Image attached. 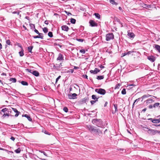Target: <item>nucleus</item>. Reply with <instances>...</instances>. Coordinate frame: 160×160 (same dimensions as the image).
Instances as JSON below:
<instances>
[{"label":"nucleus","mask_w":160,"mask_h":160,"mask_svg":"<svg viewBox=\"0 0 160 160\" xmlns=\"http://www.w3.org/2000/svg\"><path fill=\"white\" fill-rule=\"evenodd\" d=\"M43 31L45 33H46L48 32V30L47 28L45 27L43 28Z\"/></svg>","instance_id":"obj_37"},{"label":"nucleus","mask_w":160,"mask_h":160,"mask_svg":"<svg viewBox=\"0 0 160 160\" xmlns=\"http://www.w3.org/2000/svg\"><path fill=\"white\" fill-rule=\"evenodd\" d=\"M10 81L13 82H16L17 80L14 78H11L10 79Z\"/></svg>","instance_id":"obj_31"},{"label":"nucleus","mask_w":160,"mask_h":160,"mask_svg":"<svg viewBox=\"0 0 160 160\" xmlns=\"http://www.w3.org/2000/svg\"><path fill=\"white\" fill-rule=\"evenodd\" d=\"M62 29L63 30L68 31L69 29V28L66 25H63L62 26Z\"/></svg>","instance_id":"obj_15"},{"label":"nucleus","mask_w":160,"mask_h":160,"mask_svg":"<svg viewBox=\"0 0 160 160\" xmlns=\"http://www.w3.org/2000/svg\"><path fill=\"white\" fill-rule=\"evenodd\" d=\"M99 67L100 68H104V67L103 66H102V65H101L100 66H99Z\"/></svg>","instance_id":"obj_62"},{"label":"nucleus","mask_w":160,"mask_h":160,"mask_svg":"<svg viewBox=\"0 0 160 160\" xmlns=\"http://www.w3.org/2000/svg\"><path fill=\"white\" fill-rule=\"evenodd\" d=\"M79 51L82 54H85L86 52V51L83 49L80 50Z\"/></svg>","instance_id":"obj_47"},{"label":"nucleus","mask_w":160,"mask_h":160,"mask_svg":"<svg viewBox=\"0 0 160 160\" xmlns=\"http://www.w3.org/2000/svg\"><path fill=\"white\" fill-rule=\"evenodd\" d=\"M17 46H18V47H19L20 48H21V49H22V48H22V46L21 45V44H20V43H18L17 44Z\"/></svg>","instance_id":"obj_54"},{"label":"nucleus","mask_w":160,"mask_h":160,"mask_svg":"<svg viewBox=\"0 0 160 160\" xmlns=\"http://www.w3.org/2000/svg\"><path fill=\"white\" fill-rule=\"evenodd\" d=\"M152 101H153V100L152 99H148V100H147L146 101H145V102H146V103L147 104H148L149 103H151Z\"/></svg>","instance_id":"obj_26"},{"label":"nucleus","mask_w":160,"mask_h":160,"mask_svg":"<svg viewBox=\"0 0 160 160\" xmlns=\"http://www.w3.org/2000/svg\"><path fill=\"white\" fill-rule=\"evenodd\" d=\"M106 40L107 41H109L114 38V35L112 33H109L106 35Z\"/></svg>","instance_id":"obj_5"},{"label":"nucleus","mask_w":160,"mask_h":160,"mask_svg":"<svg viewBox=\"0 0 160 160\" xmlns=\"http://www.w3.org/2000/svg\"><path fill=\"white\" fill-rule=\"evenodd\" d=\"M77 40L78 42H82L83 41L84 39L80 38L77 39Z\"/></svg>","instance_id":"obj_48"},{"label":"nucleus","mask_w":160,"mask_h":160,"mask_svg":"<svg viewBox=\"0 0 160 160\" xmlns=\"http://www.w3.org/2000/svg\"><path fill=\"white\" fill-rule=\"evenodd\" d=\"M1 112H4V113H6V112H9V111L8 109L6 108H5L2 109L1 110Z\"/></svg>","instance_id":"obj_23"},{"label":"nucleus","mask_w":160,"mask_h":160,"mask_svg":"<svg viewBox=\"0 0 160 160\" xmlns=\"http://www.w3.org/2000/svg\"><path fill=\"white\" fill-rule=\"evenodd\" d=\"M61 77V76H59L56 79V82L55 83L56 84V83L58 81V80Z\"/></svg>","instance_id":"obj_50"},{"label":"nucleus","mask_w":160,"mask_h":160,"mask_svg":"<svg viewBox=\"0 0 160 160\" xmlns=\"http://www.w3.org/2000/svg\"><path fill=\"white\" fill-rule=\"evenodd\" d=\"M88 98H84L82 99L81 102L82 103H85L87 100H88Z\"/></svg>","instance_id":"obj_24"},{"label":"nucleus","mask_w":160,"mask_h":160,"mask_svg":"<svg viewBox=\"0 0 160 160\" xmlns=\"http://www.w3.org/2000/svg\"><path fill=\"white\" fill-rule=\"evenodd\" d=\"M30 25L31 29H32V30H33L34 29H35V25L34 24H30Z\"/></svg>","instance_id":"obj_28"},{"label":"nucleus","mask_w":160,"mask_h":160,"mask_svg":"<svg viewBox=\"0 0 160 160\" xmlns=\"http://www.w3.org/2000/svg\"><path fill=\"white\" fill-rule=\"evenodd\" d=\"M21 83L23 85L27 86L28 85V83L27 82L24 81H21Z\"/></svg>","instance_id":"obj_25"},{"label":"nucleus","mask_w":160,"mask_h":160,"mask_svg":"<svg viewBox=\"0 0 160 160\" xmlns=\"http://www.w3.org/2000/svg\"><path fill=\"white\" fill-rule=\"evenodd\" d=\"M128 35L131 38H133L135 36L133 32H130V31H128Z\"/></svg>","instance_id":"obj_11"},{"label":"nucleus","mask_w":160,"mask_h":160,"mask_svg":"<svg viewBox=\"0 0 160 160\" xmlns=\"http://www.w3.org/2000/svg\"><path fill=\"white\" fill-rule=\"evenodd\" d=\"M154 46L156 49L160 52V46L157 44H155Z\"/></svg>","instance_id":"obj_20"},{"label":"nucleus","mask_w":160,"mask_h":160,"mask_svg":"<svg viewBox=\"0 0 160 160\" xmlns=\"http://www.w3.org/2000/svg\"><path fill=\"white\" fill-rule=\"evenodd\" d=\"M23 52H24L23 49V48H22V49L21 50V51L19 52V54L20 57H22L24 55V54Z\"/></svg>","instance_id":"obj_21"},{"label":"nucleus","mask_w":160,"mask_h":160,"mask_svg":"<svg viewBox=\"0 0 160 160\" xmlns=\"http://www.w3.org/2000/svg\"><path fill=\"white\" fill-rule=\"evenodd\" d=\"M32 48H33V47L32 46H29V47H28V52H30L32 53Z\"/></svg>","instance_id":"obj_34"},{"label":"nucleus","mask_w":160,"mask_h":160,"mask_svg":"<svg viewBox=\"0 0 160 160\" xmlns=\"http://www.w3.org/2000/svg\"><path fill=\"white\" fill-rule=\"evenodd\" d=\"M87 128L91 132H93L94 134L100 136L102 134V131L99 129H96L94 126L88 125L86 126Z\"/></svg>","instance_id":"obj_1"},{"label":"nucleus","mask_w":160,"mask_h":160,"mask_svg":"<svg viewBox=\"0 0 160 160\" xmlns=\"http://www.w3.org/2000/svg\"><path fill=\"white\" fill-rule=\"evenodd\" d=\"M34 31L36 33H37V34H42V33H39V32L36 29H34Z\"/></svg>","instance_id":"obj_49"},{"label":"nucleus","mask_w":160,"mask_h":160,"mask_svg":"<svg viewBox=\"0 0 160 160\" xmlns=\"http://www.w3.org/2000/svg\"><path fill=\"white\" fill-rule=\"evenodd\" d=\"M41 153H43V154L44 155H45V156H47V154H46V153L45 152L43 151H41Z\"/></svg>","instance_id":"obj_56"},{"label":"nucleus","mask_w":160,"mask_h":160,"mask_svg":"<svg viewBox=\"0 0 160 160\" xmlns=\"http://www.w3.org/2000/svg\"><path fill=\"white\" fill-rule=\"evenodd\" d=\"M10 139L12 140V141H14L15 139V138L13 137H11V138H10Z\"/></svg>","instance_id":"obj_58"},{"label":"nucleus","mask_w":160,"mask_h":160,"mask_svg":"<svg viewBox=\"0 0 160 160\" xmlns=\"http://www.w3.org/2000/svg\"><path fill=\"white\" fill-rule=\"evenodd\" d=\"M148 58L152 62H154L155 60V58L152 56H148Z\"/></svg>","instance_id":"obj_14"},{"label":"nucleus","mask_w":160,"mask_h":160,"mask_svg":"<svg viewBox=\"0 0 160 160\" xmlns=\"http://www.w3.org/2000/svg\"><path fill=\"white\" fill-rule=\"evenodd\" d=\"M62 66V63H61L59 64H56L53 65V68L57 70H58L59 69L61 68Z\"/></svg>","instance_id":"obj_9"},{"label":"nucleus","mask_w":160,"mask_h":160,"mask_svg":"<svg viewBox=\"0 0 160 160\" xmlns=\"http://www.w3.org/2000/svg\"><path fill=\"white\" fill-rule=\"evenodd\" d=\"M92 99L94 100L95 101L98 102V101L99 97L97 98L96 96L95 95H92Z\"/></svg>","instance_id":"obj_18"},{"label":"nucleus","mask_w":160,"mask_h":160,"mask_svg":"<svg viewBox=\"0 0 160 160\" xmlns=\"http://www.w3.org/2000/svg\"><path fill=\"white\" fill-rule=\"evenodd\" d=\"M120 86H121L120 84L118 83L116 85L115 87V89H116L117 88H119Z\"/></svg>","instance_id":"obj_42"},{"label":"nucleus","mask_w":160,"mask_h":160,"mask_svg":"<svg viewBox=\"0 0 160 160\" xmlns=\"http://www.w3.org/2000/svg\"><path fill=\"white\" fill-rule=\"evenodd\" d=\"M113 106L114 107V108L115 109V112H117L118 111V107L117 105L116 104H113Z\"/></svg>","instance_id":"obj_36"},{"label":"nucleus","mask_w":160,"mask_h":160,"mask_svg":"<svg viewBox=\"0 0 160 160\" xmlns=\"http://www.w3.org/2000/svg\"><path fill=\"white\" fill-rule=\"evenodd\" d=\"M48 35L50 38L53 37L52 33L51 32H49L48 33Z\"/></svg>","instance_id":"obj_40"},{"label":"nucleus","mask_w":160,"mask_h":160,"mask_svg":"<svg viewBox=\"0 0 160 160\" xmlns=\"http://www.w3.org/2000/svg\"><path fill=\"white\" fill-rule=\"evenodd\" d=\"M141 99V98H138V99H136V100H135V101H134L133 104V105H132V107L133 108V107H134V104H135V103H136V102H138L140 100V99Z\"/></svg>","instance_id":"obj_38"},{"label":"nucleus","mask_w":160,"mask_h":160,"mask_svg":"<svg viewBox=\"0 0 160 160\" xmlns=\"http://www.w3.org/2000/svg\"><path fill=\"white\" fill-rule=\"evenodd\" d=\"M44 23L48 25V21L47 20H46L44 21Z\"/></svg>","instance_id":"obj_60"},{"label":"nucleus","mask_w":160,"mask_h":160,"mask_svg":"<svg viewBox=\"0 0 160 160\" xmlns=\"http://www.w3.org/2000/svg\"><path fill=\"white\" fill-rule=\"evenodd\" d=\"M151 96V95H150L148 94H147L146 95H143L140 98H142V100L141 101H142L143 99H144L145 98H148L149 97Z\"/></svg>","instance_id":"obj_19"},{"label":"nucleus","mask_w":160,"mask_h":160,"mask_svg":"<svg viewBox=\"0 0 160 160\" xmlns=\"http://www.w3.org/2000/svg\"><path fill=\"white\" fill-rule=\"evenodd\" d=\"M151 5H147L146 4H143L142 7L146 8H150L151 7Z\"/></svg>","instance_id":"obj_22"},{"label":"nucleus","mask_w":160,"mask_h":160,"mask_svg":"<svg viewBox=\"0 0 160 160\" xmlns=\"http://www.w3.org/2000/svg\"><path fill=\"white\" fill-rule=\"evenodd\" d=\"M6 43L8 45H10L11 42L9 40H7L6 41Z\"/></svg>","instance_id":"obj_43"},{"label":"nucleus","mask_w":160,"mask_h":160,"mask_svg":"<svg viewBox=\"0 0 160 160\" xmlns=\"http://www.w3.org/2000/svg\"><path fill=\"white\" fill-rule=\"evenodd\" d=\"M10 115V114L9 113H7V112L4 113L3 115L2 116V117H3V118H5L6 116H7L8 117Z\"/></svg>","instance_id":"obj_29"},{"label":"nucleus","mask_w":160,"mask_h":160,"mask_svg":"<svg viewBox=\"0 0 160 160\" xmlns=\"http://www.w3.org/2000/svg\"><path fill=\"white\" fill-rule=\"evenodd\" d=\"M83 77L85 78L88 79V76L86 75H84Z\"/></svg>","instance_id":"obj_63"},{"label":"nucleus","mask_w":160,"mask_h":160,"mask_svg":"<svg viewBox=\"0 0 160 160\" xmlns=\"http://www.w3.org/2000/svg\"><path fill=\"white\" fill-rule=\"evenodd\" d=\"M160 105V103L159 102H156L153 105V106L154 108H156V107H158Z\"/></svg>","instance_id":"obj_35"},{"label":"nucleus","mask_w":160,"mask_h":160,"mask_svg":"<svg viewBox=\"0 0 160 160\" xmlns=\"http://www.w3.org/2000/svg\"><path fill=\"white\" fill-rule=\"evenodd\" d=\"M32 74L36 77L38 76L39 75V72L36 70L33 71L32 72Z\"/></svg>","instance_id":"obj_17"},{"label":"nucleus","mask_w":160,"mask_h":160,"mask_svg":"<svg viewBox=\"0 0 160 160\" xmlns=\"http://www.w3.org/2000/svg\"><path fill=\"white\" fill-rule=\"evenodd\" d=\"M104 76H98L97 78V79L98 80H101L104 78Z\"/></svg>","instance_id":"obj_27"},{"label":"nucleus","mask_w":160,"mask_h":160,"mask_svg":"<svg viewBox=\"0 0 160 160\" xmlns=\"http://www.w3.org/2000/svg\"><path fill=\"white\" fill-rule=\"evenodd\" d=\"M94 15L98 19H100V15L99 14L97 13H94Z\"/></svg>","instance_id":"obj_30"},{"label":"nucleus","mask_w":160,"mask_h":160,"mask_svg":"<svg viewBox=\"0 0 160 160\" xmlns=\"http://www.w3.org/2000/svg\"><path fill=\"white\" fill-rule=\"evenodd\" d=\"M89 23L90 26L92 27H97L98 26V24L92 20H90L89 22Z\"/></svg>","instance_id":"obj_8"},{"label":"nucleus","mask_w":160,"mask_h":160,"mask_svg":"<svg viewBox=\"0 0 160 160\" xmlns=\"http://www.w3.org/2000/svg\"><path fill=\"white\" fill-rule=\"evenodd\" d=\"M96 102L95 101V100H91L90 101L91 103V105H93L94 103H95Z\"/></svg>","instance_id":"obj_53"},{"label":"nucleus","mask_w":160,"mask_h":160,"mask_svg":"<svg viewBox=\"0 0 160 160\" xmlns=\"http://www.w3.org/2000/svg\"><path fill=\"white\" fill-rule=\"evenodd\" d=\"M153 107V105H150L149 106V108L150 109H151V108H152Z\"/></svg>","instance_id":"obj_57"},{"label":"nucleus","mask_w":160,"mask_h":160,"mask_svg":"<svg viewBox=\"0 0 160 160\" xmlns=\"http://www.w3.org/2000/svg\"><path fill=\"white\" fill-rule=\"evenodd\" d=\"M57 60L61 61L63 60V56L61 53H59L58 57L57 59Z\"/></svg>","instance_id":"obj_12"},{"label":"nucleus","mask_w":160,"mask_h":160,"mask_svg":"<svg viewBox=\"0 0 160 160\" xmlns=\"http://www.w3.org/2000/svg\"><path fill=\"white\" fill-rule=\"evenodd\" d=\"M77 95L75 93L68 94V97L70 99H75L77 98Z\"/></svg>","instance_id":"obj_6"},{"label":"nucleus","mask_w":160,"mask_h":160,"mask_svg":"<svg viewBox=\"0 0 160 160\" xmlns=\"http://www.w3.org/2000/svg\"><path fill=\"white\" fill-rule=\"evenodd\" d=\"M95 91L98 94L102 95H104L106 93V90L104 89L101 88L95 89Z\"/></svg>","instance_id":"obj_3"},{"label":"nucleus","mask_w":160,"mask_h":160,"mask_svg":"<svg viewBox=\"0 0 160 160\" xmlns=\"http://www.w3.org/2000/svg\"><path fill=\"white\" fill-rule=\"evenodd\" d=\"M22 117H25L26 118L28 119L29 121H32V119L30 117L28 114H24L22 115Z\"/></svg>","instance_id":"obj_16"},{"label":"nucleus","mask_w":160,"mask_h":160,"mask_svg":"<svg viewBox=\"0 0 160 160\" xmlns=\"http://www.w3.org/2000/svg\"><path fill=\"white\" fill-rule=\"evenodd\" d=\"M121 93L123 95L125 94L126 93V89L125 88H123L122 91Z\"/></svg>","instance_id":"obj_41"},{"label":"nucleus","mask_w":160,"mask_h":160,"mask_svg":"<svg viewBox=\"0 0 160 160\" xmlns=\"http://www.w3.org/2000/svg\"><path fill=\"white\" fill-rule=\"evenodd\" d=\"M76 20L75 19L71 18V19L70 22L72 24H75L76 22Z\"/></svg>","instance_id":"obj_33"},{"label":"nucleus","mask_w":160,"mask_h":160,"mask_svg":"<svg viewBox=\"0 0 160 160\" xmlns=\"http://www.w3.org/2000/svg\"><path fill=\"white\" fill-rule=\"evenodd\" d=\"M149 128H148L147 127H143V130L147 132L148 131V129Z\"/></svg>","instance_id":"obj_51"},{"label":"nucleus","mask_w":160,"mask_h":160,"mask_svg":"<svg viewBox=\"0 0 160 160\" xmlns=\"http://www.w3.org/2000/svg\"><path fill=\"white\" fill-rule=\"evenodd\" d=\"M148 120H150L153 123H158L160 122V118L157 119H153L152 118H150L148 119Z\"/></svg>","instance_id":"obj_7"},{"label":"nucleus","mask_w":160,"mask_h":160,"mask_svg":"<svg viewBox=\"0 0 160 160\" xmlns=\"http://www.w3.org/2000/svg\"><path fill=\"white\" fill-rule=\"evenodd\" d=\"M146 110H147L146 108H145L142 110V111L143 112H145L146 111Z\"/></svg>","instance_id":"obj_64"},{"label":"nucleus","mask_w":160,"mask_h":160,"mask_svg":"<svg viewBox=\"0 0 160 160\" xmlns=\"http://www.w3.org/2000/svg\"><path fill=\"white\" fill-rule=\"evenodd\" d=\"M44 133L46 134H48V135H50V134L49 133V132H48L47 131H45L44 132Z\"/></svg>","instance_id":"obj_61"},{"label":"nucleus","mask_w":160,"mask_h":160,"mask_svg":"<svg viewBox=\"0 0 160 160\" xmlns=\"http://www.w3.org/2000/svg\"><path fill=\"white\" fill-rule=\"evenodd\" d=\"M32 37H33L34 38H38V35H37V36H33Z\"/></svg>","instance_id":"obj_59"},{"label":"nucleus","mask_w":160,"mask_h":160,"mask_svg":"<svg viewBox=\"0 0 160 160\" xmlns=\"http://www.w3.org/2000/svg\"><path fill=\"white\" fill-rule=\"evenodd\" d=\"M127 55V52L123 53L122 54V57H124V56L126 55Z\"/></svg>","instance_id":"obj_52"},{"label":"nucleus","mask_w":160,"mask_h":160,"mask_svg":"<svg viewBox=\"0 0 160 160\" xmlns=\"http://www.w3.org/2000/svg\"><path fill=\"white\" fill-rule=\"evenodd\" d=\"M100 71V70L98 69V68H95L94 70H90V72H91V73H92L93 74H96L98 72H99Z\"/></svg>","instance_id":"obj_10"},{"label":"nucleus","mask_w":160,"mask_h":160,"mask_svg":"<svg viewBox=\"0 0 160 160\" xmlns=\"http://www.w3.org/2000/svg\"><path fill=\"white\" fill-rule=\"evenodd\" d=\"M42 34H38V38H41V39H43V35H42Z\"/></svg>","instance_id":"obj_46"},{"label":"nucleus","mask_w":160,"mask_h":160,"mask_svg":"<svg viewBox=\"0 0 160 160\" xmlns=\"http://www.w3.org/2000/svg\"><path fill=\"white\" fill-rule=\"evenodd\" d=\"M92 122L98 127L102 128V120L101 119H96L93 120Z\"/></svg>","instance_id":"obj_2"},{"label":"nucleus","mask_w":160,"mask_h":160,"mask_svg":"<svg viewBox=\"0 0 160 160\" xmlns=\"http://www.w3.org/2000/svg\"><path fill=\"white\" fill-rule=\"evenodd\" d=\"M110 2L112 4H116V3L115 2L114 0H110Z\"/></svg>","instance_id":"obj_44"},{"label":"nucleus","mask_w":160,"mask_h":160,"mask_svg":"<svg viewBox=\"0 0 160 160\" xmlns=\"http://www.w3.org/2000/svg\"><path fill=\"white\" fill-rule=\"evenodd\" d=\"M12 109L14 112L16 113V114L15 115V116L16 117H17L18 116L19 114L20 113V112H19L18 111L16 108H12Z\"/></svg>","instance_id":"obj_13"},{"label":"nucleus","mask_w":160,"mask_h":160,"mask_svg":"<svg viewBox=\"0 0 160 160\" xmlns=\"http://www.w3.org/2000/svg\"><path fill=\"white\" fill-rule=\"evenodd\" d=\"M133 52V51H130L127 52V55H129L131 54L132 52Z\"/></svg>","instance_id":"obj_55"},{"label":"nucleus","mask_w":160,"mask_h":160,"mask_svg":"<svg viewBox=\"0 0 160 160\" xmlns=\"http://www.w3.org/2000/svg\"><path fill=\"white\" fill-rule=\"evenodd\" d=\"M21 151V149L19 148L15 150V152L17 153H20Z\"/></svg>","instance_id":"obj_32"},{"label":"nucleus","mask_w":160,"mask_h":160,"mask_svg":"<svg viewBox=\"0 0 160 160\" xmlns=\"http://www.w3.org/2000/svg\"><path fill=\"white\" fill-rule=\"evenodd\" d=\"M63 111L66 112H67L68 111V109L66 107H65L63 108Z\"/></svg>","instance_id":"obj_45"},{"label":"nucleus","mask_w":160,"mask_h":160,"mask_svg":"<svg viewBox=\"0 0 160 160\" xmlns=\"http://www.w3.org/2000/svg\"><path fill=\"white\" fill-rule=\"evenodd\" d=\"M26 71L28 72H29L31 73L32 74V72L33 71L32 69H29L28 68H27L26 69Z\"/></svg>","instance_id":"obj_39"},{"label":"nucleus","mask_w":160,"mask_h":160,"mask_svg":"<svg viewBox=\"0 0 160 160\" xmlns=\"http://www.w3.org/2000/svg\"><path fill=\"white\" fill-rule=\"evenodd\" d=\"M148 133L151 135H155L157 133L160 134V131H159L156 130H153L151 129H149L148 131Z\"/></svg>","instance_id":"obj_4"}]
</instances>
